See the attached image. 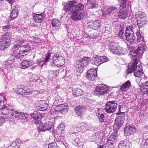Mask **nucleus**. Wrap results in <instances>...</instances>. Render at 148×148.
<instances>
[{"mask_svg": "<svg viewBox=\"0 0 148 148\" xmlns=\"http://www.w3.org/2000/svg\"><path fill=\"white\" fill-rule=\"evenodd\" d=\"M76 2L75 0L69 1L63 8L64 11L72 13L71 21H73L81 20L85 16V13L83 11L84 8V5L81 3L76 5H74Z\"/></svg>", "mask_w": 148, "mask_h": 148, "instance_id": "f257e3e1", "label": "nucleus"}, {"mask_svg": "<svg viewBox=\"0 0 148 148\" xmlns=\"http://www.w3.org/2000/svg\"><path fill=\"white\" fill-rule=\"evenodd\" d=\"M7 105L3 106L0 109V115L2 117H0V126L4 123L5 119H12L15 110L12 106Z\"/></svg>", "mask_w": 148, "mask_h": 148, "instance_id": "f03ea898", "label": "nucleus"}, {"mask_svg": "<svg viewBox=\"0 0 148 148\" xmlns=\"http://www.w3.org/2000/svg\"><path fill=\"white\" fill-rule=\"evenodd\" d=\"M109 47L110 51L115 54L124 55L127 52L125 49L119 46L116 42L113 41L109 42Z\"/></svg>", "mask_w": 148, "mask_h": 148, "instance_id": "7ed1b4c3", "label": "nucleus"}, {"mask_svg": "<svg viewBox=\"0 0 148 148\" xmlns=\"http://www.w3.org/2000/svg\"><path fill=\"white\" fill-rule=\"evenodd\" d=\"M11 37L10 34L7 32L3 34L0 39V51H2L10 46Z\"/></svg>", "mask_w": 148, "mask_h": 148, "instance_id": "20e7f679", "label": "nucleus"}, {"mask_svg": "<svg viewBox=\"0 0 148 148\" xmlns=\"http://www.w3.org/2000/svg\"><path fill=\"white\" fill-rule=\"evenodd\" d=\"M135 16L138 28L140 29L143 27L147 22V17L146 15L141 12L139 11L136 14Z\"/></svg>", "mask_w": 148, "mask_h": 148, "instance_id": "39448f33", "label": "nucleus"}, {"mask_svg": "<svg viewBox=\"0 0 148 148\" xmlns=\"http://www.w3.org/2000/svg\"><path fill=\"white\" fill-rule=\"evenodd\" d=\"M108 86L105 84L99 85L96 87L93 94L96 96L102 95L108 91Z\"/></svg>", "mask_w": 148, "mask_h": 148, "instance_id": "423d86ee", "label": "nucleus"}, {"mask_svg": "<svg viewBox=\"0 0 148 148\" xmlns=\"http://www.w3.org/2000/svg\"><path fill=\"white\" fill-rule=\"evenodd\" d=\"M117 106L115 101H110L107 102L105 106L104 110L108 113L114 112L116 109Z\"/></svg>", "mask_w": 148, "mask_h": 148, "instance_id": "0eeeda50", "label": "nucleus"}, {"mask_svg": "<svg viewBox=\"0 0 148 148\" xmlns=\"http://www.w3.org/2000/svg\"><path fill=\"white\" fill-rule=\"evenodd\" d=\"M17 94L21 95H29L31 93L30 89L27 86L23 85H18L13 89Z\"/></svg>", "mask_w": 148, "mask_h": 148, "instance_id": "6e6552de", "label": "nucleus"}, {"mask_svg": "<svg viewBox=\"0 0 148 148\" xmlns=\"http://www.w3.org/2000/svg\"><path fill=\"white\" fill-rule=\"evenodd\" d=\"M118 11V8L114 6H111L107 9L104 13L105 14L110 16L112 14V18L114 21H117V16Z\"/></svg>", "mask_w": 148, "mask_h": 148, "instance_id": "1a4fd4ad", "label": "nucleus"}, {"mask_svg": "<svg viewBox=\"0 0 148 148\" xmlns=\"http://www.w3.org/2000/svg\"><path fill=\"white\" fill-rule=\"evenodd\" d=\"M68 110V106L65 104H59L55 107L53 112L56 114L60 112L62 114H65L67 113Z\"/></svg>", "mask_w": 148, "mask_h": 148, "instance_id": "9d476101", "label": "nucleus"}, {"mask_svg": "<svg viewBox=\"0 0 148 148\" xmlns=\"http://www.w3.org/2000/svg\"><path fill=\"white\" fill-rule=\"evenodd\" d=\"M97 76V69L96 68H93L88 71L86 77L90 81H93L96 79Z\"/></svg>", "mask_w": 148, "mask_h": 148, "instance_id": "9b49d317", "label": "nucleus"}, {"mask_svg": "<svg viewBox=\"0 0 148 148\" xmlns=\"http://www.w3.org/2000/svg\"><path fill=\"white\" fill-rule=\"evenodd\" d=\"M27 117L28 115L27 114L19 112L18 111L15 110L12 119L13 120L21 119L26 122L27 121Z\"/></svg>", "mask_w": 148, "mask_h": 148, "instance_id": "f8f14e48", "label": "nucleus"}, {"mask_svg": "<svg viewBox=\"0 0 148 148\" xmlns=\"http://www.w3.org/2000/svg\"><path fill=\"white\" fill-rule=\"evenodd\" d=\"M52 60L54 62H59V64H57L56 66L58 67H62L65 63V59L62 56L59 54L54 55Z\"/></svg>", "mask_w": 148, "mask_h": 148, "instance_id": "ddd939ff", "label": "nucleus"}, {"mask_svg": "<svg viewBox=\"0 0 148 148\" xmlns=\"http://www.w3.org/2000/svg\"><path fill=\"white\" fill-rule=\"evenodd\" d=\"M40 122L39 125L38 127L39 130L41 131H45L47 130H49L51 129L53 127L52 123L51 121H49L45 123H41Z\"/></svg>", "mask_w": 148, "mask_h": 148, "instance_id": "4468645a", "label": "nucleus"}, {"mask_svg": "<svg viewBox=\"0 0 148 148\" xmlns=\"http://www.w3.org/2000/svg\"><path fill=\"white\" fill-rule=\"evenodd\" d=\"M117 133L116 131L110 136L106 142V145L107 147L112 148V146L115 140L117 139Z\"/></svg>", "mask_w": 148, "mask_h": 148, "instance_id": "2eb2a0df", "label": "nucleus"}, {"mask_svg": "<svg viewBox=\"0 0 148 148\" xmlns=\"http://www.w3.org/2000/svg\"><path fill=\"white\" fill-rule=\"evenodd\" d=\"M25 41L22 38H18L15 42L12 47V50L13 52L14 51L19 52L18 49L19 47L21 48V45Z\"/></svg>", "mask_w": 148, "mask_h": 148, "instance_id": "dca6fc26", "label": "nucleus"}, {"mask_svg": "<svg viewBox=\"0 0 148 148\" xmlns=\"http://www.w3.org/2000/svg\"><path fill=\"white\" fill-rule=\"evenodd\" d=\"M32 119L36 124L40 123V120L42 117V115L38 112L34 111L31 114Z\"/></svg>", "mask_w": 148, "mask_h": 148, "instance_id": "f3484780", "label": "nucleus"}, {"mask_svg": "<svg viewBox=\"0 0 148 148\" xmlns=\"http://www.w3.org/2000/svg\"><path fill=\"white\" fill-rule=\"evenodd\" d=\"M136 34L137 36V40L138 42H141V45L140 47H141V50H145L147 48L146 45L144 44L143 41L144 38L141 34V33L139 31H137Z\"/></svg>", "mask_w": 148, "mask_h": 148, "instance_id": "a211bd4d", "label": "nucleus"}, {"mask_svg": "<svg viewBox=\"0 0 148 148\" xmlns=\"http://www.w3.org/2000/svg\"><path fill=\"white\" fill-rule=\"evenodd\" d=\"M88 27L91 28L92 29L97 30L101 26V24L98 21H92L90 20L88 22Z\"/></svg>", "mask_w": 148, "mask_h": 148, "instance_id": "6ab92c4d", "label": "nucleus"}, {"mask_svg": "<svg viewBox=\"0 0 148 148\" xmlns=\"http://www.w3.org/2000/svg\"><path fill=\"white\" fill-rule=\"evenodd\" d=\"M136 129L135 126L130 125L126 126L124 129V132L125 135H131L136 132Z\"/></svg>", "mask_w": 148, "mask_h": 148, "instance_id": "aec40b11", "label": "nucleus"}, {"mask_svg": "<svg viewBox=\"0 0 148 148\" xmlns=\"http://www.w3.org/2000/svg\"><path fill=\"white\" fill-rule=\"evenodd\" d=\"M137 26L135 24L131 25H127L126 27L125 31V33L134 34L136 31H139L140 32L139 29L138 30L137 29Z\"/></svg>", "mask_w": 148, "mask_h": 148, "instance_id": "412c9836", "label": "nucleus"}, {"mask_svg": "<svg viewBox=\"0 0 148 148\" xmlns=\"http://www.w3.org/2000/svg\"><path fill=\"white\" fill-rule=\"evenodd\" d=\"M137 26L135 24L131 25H127L126 27L125 31V33L134 34L136 31H139L140 32L139 29L138 30L137 29Z\"/></svg>", "mask_w": 148, "mask_h": 148, "instance_id": "4be33fe9", "label": "nucleus"}, {"mask_svg": "<svg viewBox=\"0 0 148 148\" xmlns=\"http://www.w3.org/2000/svg\"><path fill=\"white\" fill-rule=\"evenodd\" d=\"M125 39L126 38V40L130 43L134 44L136 43V38L134 34L125 33Z\"/></svg>", "mask_w": 148, "mask_h": 148, "instance_id": "5701e85b", "label": "nucleus"}, {"mask_svg": "<svg viewBox=\"0 0 148 148\" xmlns=\"http://www.w3.org/2000/svg\"><path fill=\"white\" fill-rule=\"evenodd\" d=\"M76 123L77 124L76 127L73 129V130H75L74 131H75V133H77L81 131H82L83 132L85 131L86 129H85L84 126V125H86L85 122L79 123L77 122Z\"/></svg>", "mask_w": 148, "mask_h": 148, "instance_id": "b1692460", "label": "nucleus"}, {"mask_svg": "<svg viewBox=\"0 0 148 148\" xmlns=\"http://www.w3.org/2000/svg\"><path fill=\"white\" fill-rule=\"evenodd\" d=\"M32 62L30 60H23L21 62L19 66L21 69H25L32 65Z\"/></svg>", "mask_w": 148, "mask_h": 148, "instance_id": "393cba45", "label": "nucleus"}, {"mask_svg": "<svg viewBox=\"0 0 148 148\" xmlns=\"http://www.w3.org/2000/svg\"><path fill=\"white\" fill-rule=\"evenodd\" d=\"M124 120L119 117H117L115 121L113 126L114 128L117 130H119L120 127L122 126Z\"/></svg>", "mask_w": 148, "mask_h": 148, "instance_id": "a878e982", "label": "nucleus"}, {"mask_svg": "<svg viewBox=\"0 0 148 148\" xmlns=\"http://www.w3.org/2000/svg\"><path fill=\"white\" fill-rule=\"evenodd\" d=\"M31 47L28 45H23L21 46L19 52L25 56L30 50Z\"/></svg>", "mask_w": 148, "mask_h": 148, "instance_id": "bb28decb", "label": "nucleus"}, {"mask_svg": "<svg viewBox=\"0 0 148 148\" xmlns=\"http://www.w3.org/2000/svg\"><path fill=\"white\" fill-rule=\"evenodd\" d=\"M142 67L140 65H138L136 66V69L134 71V74L135 76L140 77L143 75Z\"/></svg>", "mask_w": 148, "mask_h": 148, "instance_id": "cd10ccee", "label": "nucleus"}, {"mask_svg": "<svg viewBox=\"0 0 148 148\" xmlns=\"http://www.w3.org/2000/svg\"><path fill=\"white\" fill-rule=\"evenodd\" d=\"M39 106L37 107V109L40 111H44L46 110L48 107L47 104L45 101L40 100L39 103Z\"/></svg>", "mask_w": 148, "mask_h": 148, "instance_id": "c85d7f7f", "label": "nucleus"}, {"mask_svg": "<svg viewBox=\"0 0 148 148\" xmlns=\"http://www.w3.org/2000/svg\"><path fill=\"white\" fill-rule=\"evenodd\" d=\"M130 144L129 141L125 140L120 141L119 145L118 148H130Z\"/></svg>", "mask_w": 148, "mask_h": 148, "instance_id": "c756f323", "label": "nucleus"}, {"mask_svg": "<svg viewBox=\"0 0 148 148\" xmlns=\"http://www.w3.org/2000/svg\"><path fill=\"white\" fill-rule=\"evenodd\" d=\"M131 83L129 80L127 81L121 86L120 90L122 91H126L129 89L131 87Z\"/></svg>", "mask_w": 148, "mask_h": 148, "instance_id": "7c9ffc66", "label": "nucleus"}, {"mask_svg": "<svg viewBox=\"0 0 148 148\" xmlns=\"http://www.w3.org/2000/svg\"><path fill=\"white\" fill-rule=\"evenodd\" d=\"M90 60V58L89 57H85L82 60H79L77 63H79L84 67L87 65Z\"/></svg>", "mask_w": 148, "mask_h": 148, "instance_id": "2f4dec72", "label": "nucleus"}, {"mask_svg": "<svg viewBox=\"0 0 148 148\" xmlns=\"http://www.w3.org/2000/svg\"><path fill=\"white\" fill-rule=\"evenodd\" d=\"M119 11L118 16L119 18L123 19H125L128 16V12L127 11L122 10V9L121 10Z\"/></svg>", "mask_w": 148, "mask_h": 148, "instance_id": "473e14b6", "label": "nucleus"}, {"mask_svg": "<svg viewBox=\"0 0 148 148\" xmlns=\"http://www.w3.org/2000/svg\"><path fill=\"white\" fill-rule=\"evenodd\" d=\"M137 64L131 62L128 64V69L126 72V73L127 75L130 73L134 70Z\"/></svg>", "mask_w": 148, "mask_h": 148, "instance_id": "72a5a7b5", "label": "nucleus"}, {"mask_svg": "<svg viewBox=\"0 0 148 148\" xmlns=\"http://www.w3.org/2000/svg\"><path fill=\"white\" fill-rule=\"evenodd\" d=\"M97 115L98 119L101 123L104 122L105 117L103 113L102 112H100V110H99L98 111Z\"/></svg>", "mask_w": 148, "mask_h": 148, "instance_id": "f704fd0d", "label": "nucleus"}, {"mask_svg": "<svg viewBox=\"0 0 148 148\" xmlns=\"http://www.w3.org/2000/svg\"><path fill=\"white\" fill-rule=\"evenodd\" d=\"M83 93V91L79 88H75L73 90V94L74 96H80Z\"/></svg>", "mask_w": 148, "mask_h": 148, "instance_id": "c9c22d12", "label": "nucleus"}, {"mask_svg": "<svg viewBox=\"0 0 148 148\" xmlns=\"http://www.w3.org/2000/svg\"><path fill=\"white\" fill-rule=\"evenodd\" d=\"M130 2V0H121L119 9L121 10L125 8Z\"/></svg>", "mask_w": 148, "mask_h": 148, "instance_id": "e433bc0d", "label": "nucleus"}, {"mask_svg": "<svg viewBox=\"0 0 148 148\" xmlns=\"http://www.w3.org/2000/svg\"><path fill=\"white\" fill-rule=\"evenodd\" d=\"M91 62L92 64H95L97 66H99L101 64L99 56H96V57H92L91 60Z\"/></svg>", "mask_w": 148, "mask_h": 148, "instance_id": "4c0bfd02", "label": "nucleus"}, {"mask_svg": "<svg viewBox=\"0 0 148 148\" xmlns=\"http://www.w3.org/2000/svg\"><path fill=\"white\" fill-rule=\"evenodd\" d=\"M12 56L16 59L22 58L25 56L24 55L21 53L20 52H19L18 51L13 52Z\"/></svg>", "mask_w": 148, "mask_h": 148, "instance_id": "58836bf2", "label": "nucleus"}, {"mask_svg": "<svg viewBox=\"0 0 148 148\" xmlns=\"http://www.w3.org/2000/svg\"><path fill=\"white\" fill-rule=\"evenodd\" d=\"M84 109L82 106H77L75 107V111L78 116H79L83 113Z\"/></svg>", "mask_w": 148, "mask_h": 148, "instance_id": "ea45409f", "label": "nucleus"}, {"mask_svg": "<svg viewBox=\"0 0 148 148\" xmlns=\"http://www.w3.org/2000/svg\"><path fill=\"white\" fill-rule=\"evenodd\" d=\"M51 24L53 27H57L61 25V22L59 20L55 19L51 20Z\"/></svg>", "mask_w": 148, "mask_h": 148, "instance_id": "a19ab883", "label": "nucleus"}, {"mask_svg": "<svg viewBox=\"0 0 148 148\" xmlns=\"http://www.w3.org/2000/svg\"><path fill=\"white\" fill-rule=\"evenodd\" d=\"M18 13L17 10L16 9L13 10L11 12L10 14L11 20H14L18 16Z\"/></svg>", "mask_w": 148, "mask_h": 148, "instance_id": "79ce46f5", "label": "nucleus"}, {"mask_svg": "<svg viewBox=\"0 0 148 148\" xmlns=\"http://www.w3.org/2000/svg\"><path fill=\"white\" fill-rule=\"evenodd\" d=\"M97 5L95 1H89L87 3V8L88 9L94 8H95Z\"/></svg>", "mask_w": 148, "mask_h": 148, "instance_id": "37998d69", "label": "nucleus"}, {"mask_svg": "<svg viewBox=\"0 0 148 148\" xmlns=\"http://www.w3.org/2000/svg\"><path fill=\"white\" fill-rule=\"evenodd\" d=\"M77 65L75 66V68L77 72L81 73L83 71L84 67L79 63H77Z\"/></svg>", "mask_w": 148, "mask_h": 148, "instance_id": "c03bdc74", "label": "nucleus"}, {"mask_svg": "<svg viewBox=\"0 0 148 148\" xmlns=\"http://www.w3.org/2000/svg\"><path fill=\"white\" fill-rule=\"evenodd\" d=\"M118 36L121 39L123 40L125 39L124 31L123 29H121L119 30L118 34Z\"/></svg>", "mask_w": 148, "mask_h": 148, "instance_id": "a18cd8bd", "label": "nucleus"}, {"mask_svg": "<svg viewBox=\"0 0 148 148\" xmlns=\"http://www.w3.org/2000/svg\"><path fill=\"white\" fill-rule=\"evenodd\" d=\"M51 57V54L48 53L46 54L45 57L44 61V64L47 65Z\"/></svg>", "mask_w": 148, "mask_h": 148, "instance_id": "49530a36", "label": "nucleus"}, {"mask_svg": "<svg viewBox=\"0 0 148 148\" xmlns=\"http://www.w3.org/2000/svg\"><path fill=\"white\" fill-rule=\"evenodd\" d=\"M14 62V59L13 58H9L7 61L5 62V65L7 66H10Z\"/></svg>", "mask_w": 148, "mask_h": 148, "instance_id": "de8ad7c7", "label": "nucleus"}, {"mask_svg": "<svg viewBox=\"0 0 148 148\" xmlns=\"http://www.w3.org/2000/svg\"><path fill=\"white\" fill-rule=\"evenodd\" d=\"M101 64L108 61V58L105 56H99Z\"/></svg>", "mask_w": 148, "mask_h": 148, "instance_id": "09e8293b", "label": "nucleus"}, {"mask_svg": "<svg viewBox=\"0 0 148 148\" xmlns=\"http://www.w3.org/2000/svg\"><path fill=\"white\" fill-rule=\"evenodd\" d=\"M35 18H36L37 19H39L40 20H41L42 21L44 19L45 16L43 13L40 14H37L36 15Z\"/></svg>", "mask_w": 148, "mask_h": 148, "instance_id": "8fccbe9b", "label": "nucleus"}, {"mask_svg": "<svg viewBox=\"0 0 148 148\" xmlns=\"http://www.w3.org/2000/svg\"><path fill=\"white\" fill-rule=\"evenodd\" d=\"M140 91L142 92H148V88L145 86V85H143V86H141L140 88Z\"/></svg>", "mask_w": 148, "mask_h": 148, "instance_id": "3c124183", "label": "nucleus"}, {"mask_svg": "<svg viewBox=\"0 0 148 148\" xmlns=\"http://www.w3.org/2000/svg\"><path fill=\"white\" fill-rule=\"evenodd\" d=\"M132 57H131L132 61L131 62L137 64V59L136 55H132Z\"/></svg>", "mask_w": 148, "mask_h": 148, "instance_id": "603ef678", "label": "nucleus"}, {"mask_svg": "<svg viewBox=\"0 0 148 148\" xmlns=\"http://www.w3.org/2000/svg\"><path fill=\"white\" fill-rule=\"evenodd\" d=\"M5 101H6V98L5 97L3 93L0 94V103L2 102H4Z\"/></svg>", "mask_w": 148, "mask_h": 148, "instance_id": "864d4df0", "label": "nucleus"}, {"mask_svg": "<svg viewBox=\"0 0 148 148\" xmlns=\"http://www.w3.org/2000/svg\"><path fill=\"white\" fill-rule=\"evenodd\" d=\"M57 145L55 142L52 143L48 145V148H57Z\"/></svg>", "mask_w": 148, "mask_h": 148, "instance_id": "5fc2aeb1", "label": "nucleus"}, {"mask_svg": "<svg viewBox=\"0 0 148 148\" xmlns=\"http://www.w3.org/2000/svg\"><path fill=\"white\" fill-rule=\"evenodd\" d=\"M119 116L117 117H119L120 119H122L125 120V113L124 112H120L119 113Z\"/></svg>", "mask_w": 148, "mask_h": 148, "instance_id": "6e6d98bb", "label": "nucleus"}, {"mask_svg": "<svg viewBox=\"0 0 148 148\" xmlns=\"http://www.w3.org/2000/svg\"><path fill=\"white\" fill-rule=\"evenodd\" d=\"M37 62L38 63L40 66L41 67L43 66L44 63L43 60H42L41 59H39L37 60Z\"/></svg>", "mask_w": 148, "mask_h": 148, "instance_id": "4d7b16f0", "label": "nucleus"}, {"mask_svg": "<svg viewBox=\"0 0 148 148\" xmlns=\"http://www.w3.org/2000/svg\"><path fill=\"white\" fill-rule=\"evenodd\" d=\"M141 47H140L139 46L137 49H136L134 51H131V50L130 51H132V52H133V53H135L136 54H138L139 53V52L141 51Z\"/></svg>", "mask_w": 148, "mask_h": 148, "instance_id": "13d9d810", "label": "nucleus"}, {"mask_svg": "<svg viewBox=\"0 0 148 148\" xmlns=\"http://www.w3.org/2000/svg\"><path fill=\"white\" fill-rule=\"evenodd\" d=\"M21 141L19 139H17L14 141H13V143H15V144L18 146V147L19 146L21 143Z\"/></svg>", "mask_w": 148, "mask_h": 148, "instance_id": "bf43d9fd", "label": "nucleus"}, {"mask_svg": "<svg viewBox=\"0 0 148 148\" xmlns=\"http://www.w3.org/2000/svg\"><path fill=\"white\" fill-rule=\"evenodd\" d=\"M60 97L57 95H56L54 99H53L54 100V103L56 104L58 103L59 101Z\"/></svg>", "mask_w": 148, "mask_h": 148, "instance_id": "052dcab7", "label": "nucleus"}, {"mask_svg": "<svg viewBox=\"0 0 148 148\" xmlns=\"http://www.w3.org/2000/svg\"><path fill=\"white\" fill-rule=\"evenodd\" d=\"M55 73L54 71H49V75L50 77L52 78L56 77Z\"/></svg>", "mask_w": 148, "mask_h": 148, "instance_id": "680f3d73", "label": "nucleus"}, {"mask_svg": "<svg viewBox=\"0 0 148 148\" xmlns=\"http://www.w3.org/2000/svg\"><path fill=\"white\" fill-rule=\"evenodd\" d=\"M19 147L15 144V143H12L11 145L8 147L7 148H18Z\"/></svg>", "mask_w": 148, "mask_h": 148, "instance_id": "e2e57ef3", "label": "nucleus"}, {"mask_svg": "<svg viewBox=\"0 0 148 148\" xmlns=\"http://www.w3.org/2000/svg\"><path fill=\"white\" fill-rule=\"evenodd\" d=\"M34 21H35L36 23H41L42 21L39 19H37L36 18H35V16H34Z\"/></svg>", "mask_w": 148, "mask_h": 148, "instance_id": "0e129e2a", "label": "nucleus"}, {"mask_svg": "<svg viewBox=\"0 0 148 148\" xmlns=\"http://www.w3.org/2000/svg\"><path fill=\"white\" fill-rule=\"evenodd\" d=\"M85 125H84V126L85 129H86L85 131H86L90 129V126L89 125L86 123H85Z\"/></svg>", "mask_w": 148, "mask_h": 148, "instance_id": "69168bd1", "label": "nucleus"}, {"mask_svg": "<svg viewBox=\"0 0 148 148\" xmlns=\"http://www.w3.org/2000/svg\"><path fill=\"white\" fill-rule=\"evenodd\" d=\"M32 38L31 37H29L28 38V40H30L31 42H34L35 40H36V39H37V37H33V39H31V38Z\"/></svg>", "mask_w": 148, "mask_h": 148, "instance_id": "338daca9", "label": "nucleus"}, {"mask_svg": "<svg viewBox=\"0 0 148 148\" xmlns=\"http://www.w3.org/2000/svg\"><path fill=\"white\" fill-rule=\"evenodd\" d=\"M9 28L10 27L9 26L6 25L3 27L2 29L3 31L5 32L6 30L7 29H9Z\"/></svg>", "mask_w": 148, "mask_h": 148, "instance_id": "774afa93", "label": "nucleus"}]
</instances>
